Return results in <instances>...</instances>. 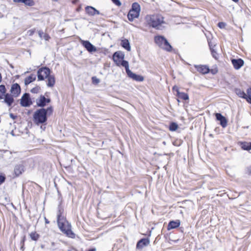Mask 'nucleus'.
<instances>
[{"label": "nucleus", "instance_id": "nucleus-34", "mask_svg": "<svg viewBox=\"0 0 251 251\" xmlns=\"http://www.w3.org/2000/svg\"><path fill=\"white\" fill-rule=\"evenodd\" d=\"M5 179V177L2 173H0V184L3 183Z\"/></svg>", "mask_w": 251, "mask_h": 251}, {"label": "nucleus", "instance_id": "nucleus-18", "mask_svg": "<svg viewBox=\"0 0 251 251\" xmlns=\"http://www.w3.org/2000/svg\"><path fill=\"white\" fill-rule=\"evenodd\" d=\"M13 96L12 95L6 93L4 96V102L6 103L8 106H11L14 102Z\"/></svg>", "mask_w": 251, "mask_h": 251}, {"label": "nucleus", "instance_id": "nucleus-55", "mask_svg": "<svg viewBox=\"0 0 251 251\" xmlns=\"http://www.w3.org/2000/svg\"><path fill=\"white\" fill-rule=\"evenodd\" d=\"M248 127H249V126L244 127V128H248Z\"/></svg>", "mask_w": 251, "mask_h": 251}, {"label": "nucleus", "instance_id": "nucleus-7", "mask_svg": "<svg viewBox=\"0 0 251 251\" xmlns=\"http://www.w3.org/2000/svg\"><path fill=\"white\" fill-rule=\"evenodd\" d=\"M50 70L47 67H43L37 72V76L39 80H43L50 75Z\"/></svg>", "mask_w": 251, "mask_h": 251}, {"label": "nucleus", "instance_id": "nucleus-21", "mask_svg": "<svg viewBox=\"0 0 251 251\" xmlns=\"http://www.w3.org/2000/svg\"><path fill=\"white\" fill-rule=\"evenodd\" d=\"M195 67L198 72L203 74H207L210 71L209 68L205 65L195 66Z\"/></svg>", "mask_w": 251, "mask_h": 251}, {"label": "nucleus", "instance_id": "nucleus-29", "mask_svg": "<svg viewBox=\"0 0 251 251\" xmlns=\"http://www.w3.org/2000/svg\"><path fill=\"white\" fill-rule=\"evenodd\" d=\"M178 97V98L182 99L183 100H188L189 99L188 95L185 93L183 92H179L176 95Z\"/></svg>", "mask_w": 251, "mask_h": 251}, {"label": "nucleus", "instance_id": "nucleus-28", "mask_svg": "<svg viewBox=\"0 0 251 251\" xmlns=\"http://www.w3.org/2000/svg\"><path fill=\"white\" fill-rule=\"evenodd\" d=\"M36 79V76L34 75H29V76L25 78V85L29 84L31 82L34 81Z\"/></svg>", "mask_w": 251, "mask_h": 251}, {"label": "nucleus", "instance_id": "nucleus-1", "mask_svg": "<svg viewBox=\"0 0 251 251\" xmlns=\"http://www.w3.org/2000/svg\"><path fill=\"white\" fill-rule=\"evenodd\" d=\"M146 20L150 26L157 30H163L166 27L167 23L164 18L160 14L147 15Z\"/></svg>", "mask_w": 251, "mask_h": 251}, {"label": "nucleus", "instance_id": "nucleus-33", "mask_svg": "<svg viewBox=\"0 0 251 251\" xmlns=\"http://www.w3.org/2000/svg\"><path fill=\"white\" fill-rule=\"evenodd\" d=\"M223 66L225 67V69L227 71L228 69H231V66L226 62H222L221 61V67Z\"/></svg>", "mask_w": 251, "mask_h": 251}, {"label": "nucleus", "instance_id": "nucleus-10", "mask_svg": "<svg viewBox=\"0 0 251 251\" xmlns=\"http://www.w3.org/2000/svg\"><path fill=\"white\" fill-rule=\"evenodd\" d=\"M81 44L89 52H95L97 51L96 48L93 46L89 41L80 40Z\"/></svg>", "mask_w": 251, "mask_h": 251}, {"label": "nucleus", "instance_id": "nucleus-52", "mask_svg": "<svg viewBox=\"0 0 251 251\" xmlns=\"http://www.w3.org/2000/svg\"><path fill=\"white\" fill-rule=\"evenodd\" d=\"M80 9H81V7H79V8H78L77 9V10L78 11H79L80 10Z\"/></svg>", "mask_w": 251, "mask_h": 251}, {"label": "nucleus", "instance_id": "nucleus-46", "mask_svg": "<svg viewBox=\"0 0 251 251\" xmlns=\"http://www.w3.org/2000/svg\"><path fill=\"white\" fill-rule=\"evenodd\" d=\"M211 71L212 74H214L218 72V70L212 69Z\"/></svg>", "mask_w": 251, "mask_h": 251}, {"label": "nucleus", "instance_id": "nucleus-49", "mask_svg": "<svg viewBox=\"0 0 251 251\" xmlns=\"http://www.w3.org/2000/svg\"><path fill=\"white\" fill-rule=\"evenodd\" d=\"M232 1L235 2V3H237L239 2V0H231Z\"/></svg>", "mask_w": 251, "mask_h": 251}, {"label": "nucleus", "instance_id": "nucleus-17", "mask_svg": "<svg viewBox=\"0 0 251 251\" xmlns=\"http://www.w3.org/2000/svg\"><path fill=\"white\" fill-rule=\"evenodd\" d=\"M238 145L244 151H250L251 150V142L246 141H240Z\"/></svg>", "mask_w": 251, "mask_h": 251}, {"label": "nucleus", "instance_id": "nucleus-53", "mask_svg": "<svg viewBox=\"0 0 251 251\" xmlns=\"http://www.w3.org/2000/svg\"><path fill=\"white\" fill-rule=\"evenodd\" d=\"M217 26L220 27V22L217 24Z\"/></svg>", "mask_w": 251, "mask_h": 251}, {"label": "nucleus", "instance_id": "nucleus-5", "mask_svg": "<svg viewBox=\"0 0 251 251\" xmlns=\"http://www.w3.org/2000/svg\"><path fill=\"white\" fill-rule=\"evenodd\" d=\"M125 57L124 53L122 51H116L113 55V60L116 64L118 66H122L126 69V65L127 67H129L128 62L127 61L124 60Z\"/></svg>", "mask_w": 251, "mask_h": 251}, {"label": "nucleus", "instance_id": "nucleus-6", "mask_svg": "<svg viewBox=\"0 0 251 251\" xmlns=\"http://www.w3.org/2000/svg\"><path fill=\"white\" fill-rule=\"evenodd\" d=\"M140 11L141 8L140 5L137 2L133 3L132 4L131 9L127 14L128 20L133 21L134 19L138 18Z\"/></svg>", "mask_w": 251, "mask_h": 251}, {"label": "nucleus", "instance_id": "nucleus-22", "mask_svg": "<svg viewBox=\"0 0 251 251\" xmlns=\"http://www.w3.org/2000/svg\"><path fill=\"white\" fill-rule=\"evenodd\" d=\"M46 78H47V86L49 87H53L55 82L54 76L50 75Z\"/></svg>", "mask_w": 251, "mask_h": 251}, {"label": "nucleus", "instance_id": "nucleus-4", "mask_svg": "<svg viewBox=\"0 0 251 251\" xmlns=\"http://www.w3.org/2000/svg\"><path fill=\"white\" fill-rule=\"evenodd\" d=\"M154 42L164 50L169 52L172 50V47L164 36L161 35L155 36L154 37Z\"/></svg>", "mask_w": 251, "mask_h": 251}, {"label": "nucleus", "instance_id": "nucleus-2", "mask_svg": "<svg viewBox=\"0 0 251 251\" xmlns=\"http://www.w3.org/2000/svg\"><path fill=\"white\" fill-rule=\"evenodd\" d=\"M52 111L51 107H48L47 109L42 108L37 110L33 115L34 123L37 126L45 124L47 121L48 116L50 115Z\"/></svg>", "mask_w": 251, "mask_h": 251}, {"label": "nucleus", "instance_id": "nucleus-40", "mask_svg": "<svg viewBox=\"0 0 251 251\" xmlns=\"http://www.w3.org/2000/svg\"><path fill=\"white\" fill-rule=\"evenodd\" d=\"M38 34H39V36H40V37L41 39H42L44 33L42 31L40 30L38 31Z\"/></svg>", "mask_w": 251, "mask_h": 251}, {"label": "nucleus", "instance_id": "nucleus-51", "mask_svg": "<svg viewBox=\"0 0 251 251\" xmlns=\"http://www.w3.org/2000/svg\"><path fill=\"white\" fill-rule=\"evenodd\" d=\"M10 117H11V118H12L13 119H14V116L13 115V114H10Z\"/></svg>", "mask_w": 251, "mask_h": 251}, {"label": "nucleus", "instance_id": "nucleus-43", "mask_svg": "<svg viewBox=\"0 0 251 251\" xmlns=\"http://www.w3.org/2000/svg\"><path fill=\"white\" fill-rule=\"evenodd\" d=\"M247 170L249 174L251 175V165L247 168Z\"/></svg>", "mask_w": 251, "mask_h": 251}, {"label": "nucleus", "instance_id": "nucleus-25", "mask_svg": "<svg viewBox=\"0 0 251 251\" xmlns=\"http://www.w3.org/2000/svg\"><path fill=\"white\" fill-rule=\"evenodd\" d=\"M16 3H23L26 5L32 6L34 4L33 0H13Z\"/></svg>", "mask_w": 251, "mask_h": 251}, {"label": "nucleus", "instance_id": "nucleus-19", "mask_svg": "<svg viewBox=\"0 0 251 251\" xmlns=\"http://www.w3.org/2000/svg\"><path fill=\"white\" fill-rule=\"evenodd\" d=\"M150 241L148 239L143 238L138 242L136 247L138 249H141L148 245Z\"/></svg>", "mask_w": 251, "mask_h": 251}, {"label": "nucleus", "instance_id": "nucleus-35", "mask_svg": "<svg viewBox=\"0 0 251 251\" xmlns=\"http://www.w3.org/2000/svg\"><path fill=\"white\" fill-rule=\"evenodd\" d=\"M92 82L93 83L98 84L100 82V80L97 78L96 77H92Z\"/></svg>", "mask_w": 251, "mask_h": 251}, {"label": "nucleus", "instance_id": "nucleus-47", "mask_svg": "<svg viewBox=\"0 0 251 251\" xmlns=\"http://www.w3.org/2000/svg\"><path fill=\"white\" fill-rule=\"evenodd\" d=\"M46 128V126H45V125H42L41 126V129H42V130H44Z\"/></svg>", "mask_w": 251, "mask_h": 251}, {"label": "nucleus", "instance_id": "nucleus-37", "mask_svg": "<svg viewBox=\"0 0 251 251\" xmlns=\"http://www.w3.org/2000/svg\"><path fill=\"white\" fill-rule=\"evenodd\" d=\"M173 91H176V95H177L178 93H179L180 92L179 91V89H178V88L177 86H174L173 87Z\"/></svg>", "mask_w": 251, "mask_h": 251}, {"label": "nucleus", "instance_id": "nucleus-26", "mask_svg": "<svg viewBox=\"0 0 251 251\" xmlns=\"http://www.w3.org/2000/svg\"><path fill=\"white\" fill-rule=\"evenodd\" d=\"M228 123L227 119L221 113V126L223 128H225Z\"/></svg>", "mask_w": 251, "mask_h": 251}, {"label": "nucleus", "instance_id": "nucleus-16", "mask_svg": "<svg viewBox=\"0 0 251 251\" xmlns=\"http://www.w3.org/2000/svg\"><path fill=\"white\" fill-rule=\"evenodd\" d=\"M85 11L86 13L90 16H93L96 15H100V12L99 11L97 10L94 7L91 6H87L85 7Z\"/></svg>", "mask_w": 251, "mask_h": 251}, {"label": "nucleus", "instance_id": "nucleus-9", "mask_svg": "<svg viewBox=\"0 0 251 251\" xmlns=\"http://www.w3.org/2000/svg\"><path fill=\"white\" fill-rule=\"evenodd\" d=\"M231 61L234 68L236 70H238L241 68L244 65V61L241 58H231Z\"/></svg>", "mask_w": 251, "mask_h": 251}, {"label": "nucleus", "instance_id": "nucleus-32", "mask_svg": "<svg viewBox=\"0 0 251 251\" xmlns=\"http://www.w3.org/2000/svg\"><path fill=\"white\" fill-rule=\"evenodd\" d=\"M29 235L31 239L33 241H37L39 237V235L36 233L35 232H31Z\"/></svg>", "mask_w": 251, "mask_h": 251}, {"label": "nucleus", "instance_id": "nucleus-15", "mask_svg": "<svg viewBox=\"0 0 251 251\" xmlns=\"http://www.w3.org/2000/svg\"><path fill=\"white\" fill-rule=\"evenodd\" d=\"M208 43L212 56L215 59L218 60L219 58V54L217 52V45L213 44L212 41L209 42Z\"/></svg>", "mask_w": 251, "mask_h": 251}, {"label": "nucleus", "instance_id": "nucleus-48", "mask_svg": "<svg viewBox=\"0 0 251 251\" xmlns=\"http://www.w3.org/2000/svg\"><path fill=\"white\" fill-rule=\"evenodd\" d=\"M45 221L46 224H49V221L48 220V219L46 217H45Z\"/></svg>", "mask_w": 251, "mask_h": 251}, {"label": "nucleus", "instance_id": "nucleus-3", "mask_svg": "<svg viewBox=\"0 0 251 251\" xmlns=\"http://www.w3.org/2000/svg\"><path fill=\"white\" fill-rule=\"evenodd\" d=\"M63 218L60 215L57 216V223L59 228L65 233L68 237L74 238L75 237V233L71 230V226L67 222H63Z\"/></svg>", "mask_w": 251, "mask_h": 251}, {"label": "nucleus", "instance_id": "nucleus-24", "mask_svg": "<svg viewBox=\"0 0 251 251\" xmlns=\"http://www.w3.org/2000/svg\"><path fill=\"white\" fill-rule=\"evenodd\" d=\"M121 46L124 49L128 51H130L131 50V47L130 46L129 42L127 39H125L121 41Z\"/></svg>", "mask_w": 251, "mask_h": 251}, {"label": "nucleus", "instance_id": "nucleus-14", "mask_svg": "<svg viewBox=\"0 0 251 251\" xmlns=\"http://www.w3.org/2000/svg\"><path fill=\"white\" fill-rule=\"evenodd\" d=\"M10 92L15 97H18L21 93V87L18 83H14L12 85Z\"/></svg>", "mask_w": 251, "mask_h": 251}, {"label": "nucleus", "instance_id": "nucleus-20", "mask_svg": "<svg viewBox=\"0 0 251 251\" xmlns=\"http://www.w3.org/2000/svg\"><path fill=\"white\" fill-rule=\"evenodd\" d=\"M180 222L179 220L170 221L168 225L167 229L168 230L176 228L180 226Z\"/></svg>", "mask_w": 251, "mask_h": 251}, {"label": "nucleus", "instance_id": "nucleus-36", "mask_svg": "<svg viewBox=\"0 0 251 251\" xmlns=\"http://www.w3.org/2000/svg\"><path fill=\"white\" fill-rule=\"evenodd\" d=\"M39 90V88L37 87H35V88H33V89H32L31 90V92L33 93H37L38 92Z\"/></svg>", "mask_w": 251, "mask_h": 251}, {"label": "nucleus", "instance_id": "nucleus-39", "mask_svg": "<svg viewBox=\"0 0 251 251\" xmlns=\"http://www.w3.org/2000/svg\"><path fill=\"white\" fill-rule=\"evenodd\" d=\"M226 24L224 22H221V29L224 28Z\"/></svg>", "mask_w": 251, "mask_h": 251}, {"label": "nucleus", "instance_id": "nucleus-12", "mask_svg": "<svg viewBox=\"0 0 251 251\" xmlns=\"http://www.w3.org/2000/svg\"><path fill=\"white\" fill-rule=\"evenodd\" d=\"M37 105L39 107H44L47 103L50 102V99L46 98L45 96L41 95L40 97L36 99Z\"/></svg>", "mask_w": 251, "mask_h": 251}, {"label": "nucleus", "instance_id": "nucleus-41", "mask_svg": "<svg viewBox=\"0 0 251 251\" xmlns=\"http://www.w3.org/2000/svg\"><path fill=\"white\" fill-rule=\"evenodd\" d=\"M43 38L45 40H48L50 38V36L47 34H44Z\"/></svg>", "mask_w": 251, "mask_h": 251}, {"label": "nucleus", "instance_id": "nucleus-23", "mask_svg": "<svg viewBox=\"0 0 251 251\" xmlns=\"http://www.w3.org/2000/svg\"><path fill=\"white\" fill-rule=\"evenodd\" d=\"M24 171V167L22 164H19L15 166L14 168V172L16 176H18L22 174Z\"/></svg>", "mask_w": 251, "mask_h": 251}, {"label": "nucleus", "instance_id": "nucleus-31", "mask_svg": "<svg viewBox=\"0 0 251 251\" xmlns=\"http://www.w3.org/2000/svg\"><path fill=\"white\" fill-rule=\"evenodd\" d=\"M178 128V125L176 123L172 122L170 124L169 126V129L172 131H176Z\"/></svg>", "mask_w": 251, "mask_h": 251}, {"label": "nucleus", "instance_id": "nucleus-50", "mask_svg": "<svg viewBox=\"0 0 251 251\" xmlns=\"http://www.w3.org/2000/svg\"><path fill=\"white\" fill-rule=\"evenodd\" d=\"M88 251H96V250L95 249H92L89 250Z\"/></svg>", "mask_w": 251, "mask_h": 251}, {"label": "nucleus", "instance_id": "nucleus-45", "mask_svg": "<svg viewBox=\"0 0 251 251\" xmlns=\"http://www.w3.org/2000/svg\"><path fill=\"white\" fill-rule=\"evenodd\" d=\"M216 117L217 120L220 121V113H216Z\"/></svg>", "mask_w": 251, "mask_h": 251}, {"label": "nucleus", "instance_id": "nucleus-54", "mask_svg": "<svg viewBox=\"0 0 251 251\" xmlns=\"http://www.w3.org/2000/svg\"><path fill=\"white\" fill-rule=\"evenodd\" d=\"M11 134L12 135H14V133H13V131L11 132Z\"/></svg>", "mask_w": 251, "mask_h": 251}, {"label": "nucleus", "instance_id": "nucleus-30", "mask_svg": "<svg viewBox=\"0 0 251 251\" xmlns=\"http://www.w3.org/2000/svg\"><path fill=\"white\" fill-rule=\"evenodd\" d=\"M247 93H248L247 102L251 105V86L248 88L246 90Z\"/></svg>", "mask_w": 251, "mask_h": 251}, {"label": "nucleus", "instance_id": "nucleus-13", "mask_svg": "<svg viewBox=\"0 0 251 251\" xmlns=\"http://www.w3.org/2000/svg\"><path fill=\"white\" fill-rule=\"evenodd\" d=\"M233 92L239 98L243 99L247 101L248 93H245L244 90L236 87L234 88Z\"/></svg>", "mask_w": 251, "mask_h": 251}, {"label": "nucleus", "instance_id": "nucleus-11", "mask_svg": "<svg viewBox=\"0 0 251 251\" xmlns=\"http://www.w3.org/2000/svg\"><path fill=\"white\" fill-rule=\"evenodd\" d=\"M21 104L24 107L29 106L32 104L29 94L25 93L24 94L21 100Z\"/></svg>", "mask_w": 251, "mask_h": 251}, {"label": "nucleus", "instance_id": "nucleus-27", "mask_svg": "<svg viewBox=\"0 0 251 251\" xmlns=\"http://www.w3.org/2000/svg\"><path fill=\"white\" fill-rule=\"evenodd\" d=\"M6 89L4 85H0V100L4 99V95L6 94Z\"/></svg>", "mask_w": 251, "mask_h": 251}, {"label": "nucleus", "instance_id": "nucleus-38", "mask_svg": "<svg viewBox=\"0 0 251 251\" xmlns=\"http://www.w3.org/2000/svg\"><path fill=\"white\" fill-rule=\"evenodd\" d=\"M112 0L117 5L120 6L121 5V3L120 2L119 0Z\"/></svg>", "mask_w": 251, "mask_h": 251}, {"label": "nucleus", "instance_id": "nucleus-44", "mask_svg": "<svg viewBox=\"0 0 251 251\" xmlns=\"http://www.w3.org/2000/svg\"><path fill=\"white\" fill-rule=\"evenodd\" d=\"M228 195L226 193H223L222 194H221V195H220V197H227Z\"/></svg>", "mask_w": 251, "mask_h": 251}, {"label": "nucleus", "instance_id": "nucleus-42", "mask_svg": "<svg viewBox=\"0 0 251 251\" xmlns=\"http://www.w3.org/2000/svg\"><path fill=\"white\" fill-rule=\"evenodd\" d=\"M34 32V30H29L27 31V33L29 36L32 35L33 34Z\"/></svg>", "mask_w": 251, "mask_h": 251}, {"label": "nucleus", "instance_id": "nucleus-8", "mask_svg": "<svg viewBox=\"0 0 251 251\" xmlns=\"http://www.w3.org/2000/svg\"><path fill=\"white\" fill-rule=\"evenodd\" d=\"M126 67V71L128 76L137 81L141 82L144 80V77L141 75H136L132 72L129 69V67Z\"/></svg>", "mask_w": 251, "mask_h": 251}]
</instances>
